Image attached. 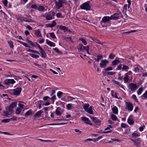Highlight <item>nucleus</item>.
I'll use <instances>...</instances> for the list:
<instances>
[{
	"label": "nucleus",
	"instance_id": "nucleus-1",
	"mask_svg": "<svg viewBox=\"0 0 147 147\" xmlns=\"http://www.w3.org/2000/svg\"><path fill=\"white\" fill-rule=\"evenodd\" d=\"M89 1H87L80 5V8L82 9L85 10L87 11L91 10V6L90 5Z\"/></svg>",
	"mask_w": 147,
	"mask_h": 147
},
{
	"label": "nucleus",
	"instance_id": "nucleus-2",
	"mask_svg": "<svg viewBox=\"0 0 147 147\" xmlns=\"http://www.w3.org/2000/svg\"><path fill=\"white\" fill-rule=\"evenodd\" d=\"M89 105L88 103L86 104L83 106V108L86 112L89 114L92 115L93 114L92 110L93 107L92 106H90L89 107Z\"/></svg>",
	"mask_w": 147,
	"mask_h": 147
},
{
	"label": "nucleus",
	"instance_id": "nucleus-3",
	"mask_svg": "<svg viewBox=\"0 0 147 147\" xmlns=\"http://www.w3.org/2000/svg\"><path fill=\"white\" fill-rule=\"evenodd\" d=\"M120 17H123L121 12L118 13H115L111 15L110 17L111 20H116L119 19Z\"/></svg>",
	"mask_w": 147,
	"mask_h": 147
},
{
	"label": "nucleus",
	"instance_id": "nucleus-4",
	"mask_svg": "<svg viewBox=\"0 0 147 147\" xmlns=\"http://www.w3.org/2000/svg\"><path fill=\"white\" fill-rule=\"evenodd\" d=\"M22 89L21 88H17L12 90V94L15 96H19L21 92Z\"/></svg>",
	"mask_w": 147,
	"mask_h": 147
},
{
	"label": "nucleus",
	"instance_id": "nucleus-5",
	"mask_svg": "<svg viewBox=\"0 0 147 147\" xmlns=\"http://www.w3.org/2000/svg\"><path fill=\"white\" fill-rule=\"evenodd\" d=\"M111 20L110 17L109 16H105L102 19V20L100 22L101 24L103 27H104L106 26H103L102 24V23H106L110 22V20Z\"/></svg>",
	"mask_w": 147,
	"mask_h": 147
},
{
	"label": "nucleus",
	"instance_id": "nucleus-6",
	"mask_svg": "<svg viewBox=\"0 0 147 147\" xmlns=\"http://www.w3.org/2000/svg\"><path fill=\"white\" fill-rule=\"evenodd\" d=\"M16 81L13 79H7L4 80V84L8 86L11 84L13 85L16 83Z\"/></svg>",
	"mask_w": 147,
	"mask_h": 147
},
{
	"label": "nucleus",
	"instance_id": "nucleus-7",
	"mask_svg": "<svg viewBox=\"0 0 147 147\" xmlns=\"http://www.w3.org/2000/svg\"><path fill=\"white\" fill-rule=\"evenodd\" d=\"M132 73L131 71H129L125 74V76L123 78L124 82L126 83L128 82L129 80L130 77L129 76L131 75Z\"/></svg>",
	"mask_w": 147,
	"mask_h": 147
},
{
	"label": "nucleus",
	"instance_id": "nucleus-8",
	"mask_svg": "<svg viewBox=\"0 0 147 147\" xmlns=\"http://www.w3.org/2000/svg\"><path fill=\"white\" fill-rule=\"evenodd\" d=\"M143 69V68L138 65H136L135 66L133 71L136 73L141 72L142 71Z\"/></svg>",
	"mask_w": 147,
	"mask_h": 147
},
{
	"label": "nucleus",
	"instance_id": "nucleus-9",
	"mask_svg": "<svg viewBox=\"0 0 147 147\" xmlns=\"http://www.w3.org/2000/svg\"><path fill=\"white\" fill-rule=\"evenodd\" d=\"M89 46L88 45L86 47L84 46L82 44H79L77 47V48L78 50L80 51L84 52L86 51Z\"/></svg>",
	"mask_w": 147,
	"mask_h": 147
},
{
	"label": "nucleus",
	"instance_id": "nucleus-10",
	"mask_svg": "<svg viewBox=\"0 0 147 147\" xmlns=\"http://www.w3.org/2000/svg\"><path fill=\"white\" fill-rule=\"evenodd\" d=\"M55 2L56 7L58 9H60L61 7H62L63 6V4L64 3L59 0L58 1L55 0Z\"/></svg>",
	"mask_w": 147,
	"mask_h": 147
},
{
	"label": "nucleus",
	"instance_id": "nucleus-11",
	"mask_svg": "<svg viewBox=\"0 0 147 147\" xmlns=\"http://www.w3.org/2000/svg\"><path fill=\"white\" fill-rule=\"evenodd\" d=\"M129 87L132 91H135L138 88L136 84L134 83L129 84Z\"/></svg>",
	"mask_w": 147,
	"mask_h": 147
},
{
	"label": "nucleus",
	"instance_id": "nucleus-12",
	"mask_svg": "<svg viewBox=\"0 0 147 147\" xmlns=\"http://www.w3.org/2000/svg\"><path fill=\"white\" fill-rule=\"evenodd\" d=\"M109 63V61L106 59L102 60L101 63H100V66L101 68H105L106 66L107 63Z\"/></svg>",
	"mask_w": 147,
	"mask_h": 147
},
{
	"label": "nucleus",
	"instance_id": "nucleus-13",
	"mask_svg": "<svg viewBox=\"0 0 147 147\" xmlns=\"http://www.w3.org/2000/svg\"><path fill=\"white\" fill-rule=\"evenodd\" d=\"M81 119L83 121H84L85 123L89 124L91 125H92L90 123V120L88 118L86 117H82Z\"/></svg>",
	"mask_w": 147,
	"mask_h": 147
},
{
	"label": "nucleus",
	"instance_id": "nucleus-14",
	"mask_svg": "<svg viewBox=\"0 0 147 147\" xmlns=\"http://www.w3.org/2000/svg\"><path fill=\"white\" fill-rule=\"evenodd\" d=\"M126 107L130 111H132L133 109V106L132 103L128 102L127 103Z\"/></svg>",
	"mask_w": 147,
	"mask_h": 147
},
{
	"label": "nucleus",
	"instance_id": "nucleus-15",
	"mask_svg": "<svg viewBox=\"0 0 147 147\" xmlns=\"http://www.w3.org/2000/svg\"><path fill=\"white\" fill-rule=\"evenodd\" d=\"M42 112L43 111L41 110H40L37 111L34 115V117L39 118L41 116V115Z\"/></svg>",
	"mask_w": 147,
	"mask_h": 147
},
{
	"label": "nucleus",
	"instance_id": "nucleus-16",
	"mask_svg": "<svg viewBox=\"0 0 147 147\" xmlns=\"http://www.w3.org/2000/svg\"><path fill=\"white\" fill-rule=\"evenodd\" d=\"M40 53L41 54V56L42 58H45L47 57V54L45 51L42 49L40 50Z\"/></svg>",
	"mask_w": 147,
	"mask_h": 147
},
{
	"label": "nucleus",
	"instance_id": "nucleus-17",
	"mask_svg": "<svg viewBox=\"0 0 147 147\" xmlns=\"http://www.w3.org/2000/svg\"><path fill=\"white\" fill-rule=\"evenodd\" d=\"M45 17L46 20H51L52 19V17L50 13H46L45 14Z\"/></svg>",
	"mask_w": 147,
	"mask_h": 147
},
{
	"label": "nucleus",
	"instance_id": "nucleus-18",
	"mask_svg": "<svg viewBox=\"0 0 147 147\" xmlns=\"http://www.w3.org/2000/svg\"><path fill=\"white\" fill-rule=\"evenodd\" d=\"M57 24L56 23L53 21L51 24H46V26L47 28H52L55 26Z\"/></svg>",
	"mask_w": 147,
	"mask_h": 147
},
{
	"label": "nucleus",
	"instance_id": "nucleus-19",
	"mask_svg": "<svg viewBox=\"0 0 147 147\" xmlns=\"http://www.w3.org/2000/svg\"><path fill=\"white\" fill-rule=\"evenodd\" d=\"M46 41L47 44L50 46L51 47H54L55 46V44L54 43L49 40L48 39H47Z\"/></svg>",
	"mask_w": 147,
	"mask_h": 147
},
{
	"label": "nucleus",
	"instance_id": "nucleus-20",
	"mask_svg": "<svg viewBox=\"0 0 147 147\" xmlns=\"http://www.w3.org/2000/svg\"><path fill=\"white\" fill-rule=\"evenodd\" d=\"M120 62V61L119 59H115L111 62V64L113 66H115L118 65Z\"/></svg>",
	"mask_w": 147,
	"mask_h": 147
},
{
	"label": "nucleus",
	"instance_id": "nucleus-21",
	"mask_svg": "<svg viewBox=\"0 0 147 147\" xmlns=\"http://www.w3.org/2000/svg\"><path fill=\"white\" fill-rule=\"evenodd\" d=\"M132 140L134 142L135 145L137 146L140 145L141 140L140 138H138L135 140Z\"/></svg>",
	"mask_w": 147,
	"mask_h": 147
},
{
	"label": "nucleus",
	"instance_id": "nucleus-22",
	"mask_svg": "<svg viewBox=\"0 0 147 147\" xmlns=\"http://www.w3.org/2000/svg\"><path fill=\"white\" fill-rule=\"evenodd\" d=\"M58 27L59 29L63 30L64 32H65L68 30V28L64 26L59 25Z\"/></svg>",
	"mask_w": 147,
	"mask_h": 147
},
{
	"label": "nucleus",
	"instance_id": "nucleus-23",
	"mask_svg": "<svg viewBox=\"0 0 147 147\" xmlns=\"http://www.w3.org/2000/svg\"><path fill=\"white\" fill-rule=\"evenodd\" d=\"M35 34L38 37H42V34L40 31L38 29L36 30L34 32Z\"/></svg>",
	"mask_w": 147,
	"mask_h": 147
},
{
	"label": "nucleus",
	"instance_id": "nucleus-24",
	"mask_svg": "<svg viewBox=\"0 0 147 147\" xmlns=\"http://www.w3.org/2000/svg\"><path fill=\"white\" fill-rule=\"evenodd\" d=\"M32 109H29L25 113L24 115L26 117H27L28 116L32 115Z\"/></svg>",
	"mask_w": 147,
	"mask_h": 147
},
{
	"label": "nucleus",
	"instance_id": "nucleus-25",
	"mask_svg": "<svg viewBox=\"0 0 147 147\" xmlns=\"http://www.w3.org/2000/svg\"><path fill=\"white\" fill-rule=\"evenodd\" d=\"M65 98L67 99L66 101H71L72 100H75L76 98L74 97L71 96H65Z\"/></svg>",
	"mask_w": 147,
	"mask_h": 147
},
{
	"label": "nucleus",
	"instance_id": "nucleus-26",
	"mask_svg": "<svg viewBox=\"0 0 147 147\" xmlns=\"http://www.w3.org/2000/svg\"><path fill=\"white\" fill-rule=\"evenodd\" d=\"M112 110L113 113L115 114H117L118 113V109L117 108L116 106H114L112 108Z\"/></svg>",
	"mask_w": 147,
	"mask_h": 147
},
{
	"label": "nucleus",
	"instance_id": "nucleus-27",
	"mask_svg": "<svg viewBox=\"0 0 147 147\" xmlns=\"http://www.w3.org/2000/svg\"><path fill=\"white\" fill-rule=\"evenodd\" d=\"M96 58H95V59L96 61H99L100 60L103 59V57L102 55H99L96 56Z\"/></svg>",
	"mask_w": 147,
	"mask_h": 147
},
{
	"label": "nucleus",
	"instance_id": "nucleus-28",
	"mask_svg": "<svg viewBox=\"0 0 147 147\" xmlns=\"http://www.w3.org/2000/svg\"><path fill=\"white\" fill-rule=\"evenodd\" d=\"M117 94L116 92H115L113 90L111 91V95L112 96L115 98H116L119 99V98L117 96Z\"/></svg>",
	"mask_w": 147,
	"mask_h": 147
},
{
	"label": "nucleus",
	"instance_id": "nucleus-29",
	"mask_svg": "<svg viewBox=\"0 0 147 147\" xmlns=\"http://www.w3.org/2000/svg\"><path fill=\"white\" fill-rule=\"evenodd\" d=\"M129 69V67L125 65H123L122 68V71H127Z\"/></svg>",
	"mask_w": 147,
	"mask_h": 147
},
{
	"label": "nucleus",
	"instance_id": "nucleus-30",
	"mask_svg": "<svg viewBox=\"0 0 147 147\" xmlns=\"http://www.w3.org/2000/svg\"><path fill=\"white\" fill-rule=\"evenodd\" d=\"M7 42L10 48L13 49L14 46L13 42L11 40H10L9 41H8Z\"/></svg>",
	"mask_w": 147,
	"mask_h": 147
},
{
	"label": "nucleus",
	"instance_id": "nucleus-31",
	"mask_svg": "<svg viewBox=\"0 0 147 147\" xmlns=\"http://www.w3.org/2000/svg\"><path fill=\"white\" fill-rule=\"evenodd\" d=\"M93 120L94 122L96 123L98 125H100V121L97 118H94Z\"/></svg>",
	"mask_w": 147,
	"mask_h": 147
},
{
	"label": "nucleus",
	"instance_id": "nucleus-32",
	"mask_svg": "<svg viewBox=\"0 0 147 147\" xmlns=\"http://www.w3.org/2000/svg\"><path fill=\"white\" fill-rule=\"evenodd\" d=\"M79 40L82 42L84 45H86L87 44V42L86 40L82 38H79Z\"/></svg>",
	"mask_w": 147,
	"mask_h": 147
},
{
	"label": "nucleus",
	"instance_id": "nucleus-33",
	"mask_svg": "<svg viewBox=\"0 0 147 147\" xmlns=\"http://www.w3.org/2000/svg\"><path fill=\"white\" fill-rule=\"evenodd\" d=\"M66 108L67 109L69 110L72 109L73 107L72 106V104L69 103L66 105Z\"/></svg>",
	"mask_w": 147,
	"mask_h": 147
},
{
	"label": "nucleus",
	"instance_id": "nucleus-34",
	"mask_svg": "<svg viewBox=\"0 0 147 147\" xmlns=\"http://www.w3.org/2000/svg\"><path fill=\"white\" fill-rule=\"evenodd\" d=\"M6 109L9 112H10L11 113H13V109L9 106L8 107H6Z\"/></svg>",
	"mask_w": 147,
	"mask_h": 147
},
{
	"label": "nucleus",
	"instance_id": "nucleus-35",
	"mask_svg": "<svg viewBox=\"0 0 147 147\" xmlns=\"http://www.w3.org/2000/svg\"><path fill=\"white\" fill-rule=\"evenodd\" d=\"M29 55L31 56L33 58H35L36 59H37L39 57V56L38 55L32 54V53H30L29 54Z\"/></svg>",
	"mask_w": 147,
	"mask_h": 147
},
{
	"label": "nucleus",
	"instance_id": "nucleus-36",
	"mask_svg": "<svg viewBox=\"0 0 147 147\" xmlns=\"http://www.w3.org/2000/svg\"><path fill=\"white\" fill-rule=\"evenodd\" d=\"M111 118L114 121H116L118 120L117 117L114 114H112L111 115Z\"/></svg>",
	"mask_w": 147,
	"mask_h": 147
},
{
	"label": "nucleus",
	"instance_id": "nucleus-37",
	"mask_svg": "<svg viewBox=\"0 0 147 147\" xmlns=\"http://www.w3.org/2000/svg\"><path fill=\"white\" fill-rule=\"evenodd\" d=\"M127 4H125L123 7V8L122 10V12L123 13H125L127 11Z\"/></svg>",
	"mask_w": 147,
	"mask_h": 147
},
{
	"label": "nucleus",
	"instance_id": "nucleus-38",
	"mask_svg": "<svg viewBox=\"0 0 147 147\" xmlns=\"http://www.w3.org/2000/svg\"><path fill=\"white\" fill-rule=\"evenodd\" d=\"M132 135L133 137L136 138L140 136V133L138 134L136 133L135 132H134L132 134Z\"/></svg>",
	"mask_w": 147,
	"mask_h": 147
},
{
	"label": "nucleus",
	"instance_id": "nucleus-39",
	"mask_svg": "<svg viewBox=\"0 0 147 147\" xmlns=\"http://www.w3.org/2000/svg\"><path fill=\"white\" fill-rule=\"evenodd\" d=\"M130 117L128 119L127 122L130 125H133L134 123V121L133 119H130Z\"/></svg>",
	"mask_w": 147,
	"mask_h": 147
},
{
	"label": "nucleus",
	"instance_id": "nucleus-40",
	"mask_svg": "<svg viewBox=\"0 0 147 147\" xmlns=\"http://www.w3.org/2000/svg\"><path fill=\"white\" fill-rule=\"evenodd\" d=\"M17 104V102H12L9 105V106L13 109L14 108H15L16 107Z\"/></svg>",
	"mask_w": 147,
	"mask_h": 147
},
{
	"label": "nucleus",
	"instance_id": "nucleus-41",
	"mask_svg": "<svg viewBox=\"0 0 147 147\" xmlns=\"http://www.w3.org/2000/svg\"><path fill=\"white\" fill-rule=\"evenodd\" d=\"M22 111V109L20 108H17L16 110V113L17 114H19Z\"/></svg>",
	"mask_w": 147,
	"mask_h": 147
},
{
	"label": "nucleus",
	"instance_id": "nucleus-42",
	"mask_svg": "<svg viewBox=\"0 0 147 147\" xmlns=\"http://www.w3.org/2000/svg\"><path fill=\"white\" fill-rule=\"evenodd\" d=\"M63 94V93L61 91H59L57 93V96L59 98H60L62 97V94Z\"/></svg>",
	"mask_w": 147,
	"mask_h": 147
},
{
	"label": "nucleus",
	"instance_id": "nucleus-43",
	"mask_svg": "<svg viewBox=\"0 0 147 147\" xmlns=\"http://www.w3.org/2000/svg\"><path fill=\"white\" fill-rule=\"evenodd\" d=\"M45 9L44 7L42 6L39 5L38 8V9L40 11H42Z\"/></svg>",
	"mask_w": 147,
	"mask_h": 147
},
{
	"label": "nucleus",
	"instance_id": "nucleus-44",
	"mask_svg": "<svg viewBox=\"0 0 147 147\" xmlns=\"http://www.w3.org/2000/svg\"><path fill=\"white\" fill-rule=\"evenodd\" d=\"M10 121V119H3L1 121V122L3 123H7L9 122Z\"/></svg>",
	"mask_w": 147,
	"mask_h": 147
},
{
	"label": "nucleus",
	"instance_id": "nucleus-45",
	"mask_svg": "<svg viewBox=\"0 0 147 147\" xmlns=\"http://www.w3.org/2000/svg\"><path fill=\"white\" fill-rule=\"evenodd\" d=\"M18 42L20 43V44L23 45L24 46L26 47H28V45L27 43L23 42L22 41H21L19 40H17Z\"/></svg>",
	"mask_w": 147,
	"mask_h": 147
},
{
	"label": "nucleus",
	"instance_id": "nucleus-46",
	"mask_svg": "<svg viewBox=\"0 0 147 147\" xmlns=\"http://www.w3.org/2000/svg\"><path fill=\"white\" fill-rule=\"evenodd\" d=\"M115 55L113 53H111L109 56V58L111 59H113L115 57Z\"/></svg>",
	"mask_w": 147,
	"mask_h": 147
},
{
	"label": "nucleus",
	"instance_id": "nucleus-47",
	"mask_svg": "<svg viewBox=\"0 0 147 147\" xmlns=\"http://www.w3.org/2000/svg\"><path fill=\"white\" fill-rule=\"evenodd\" d=\"M143 88L142 87L140 88L137 91V94L138 95H140L143 91Z\"/></svg>",
	"mask_w": 147,
	"mask_h": 147
},
{
	"label": "nucleus",
	"instance_id": "nucleus-48",
	"mask_svg": "<svg viewBox=\"0 0 147 147\" xmlns=\"http://www.w3.org/2000/svg\"><path fill=\"white\" fill-rule=\"evenodd\" d=\"M142 98L143 99H144V98H147V90L142 96Z\"/></svg>",
	"mask_w": 147,
	"mask_h": 147
},
{
	"label": "nucleus",
	"instance_id": "nucleus-49",
	"mask_svg": "<svg viewBox=\"0 0 147 147\" xmlns=\"http://www.w3.org/2000/svg\"><path fill=\"white\" fill-rule=\"evenodd\" d=\"M51 37H52L53 39H55L56 38V36L54 33V32H52L49 33Z\"/></svg>",
	"mask_w": 147,
	"mask_h": 147
},
{
	"label": "nucleus",
	"instance_id": "nucleus-50",
	"mask_svg": "<svg viewBox=\"0 0 147 147\" xmlns=\"http://www.w3.org/2000/svg\"><path fill=\"white\" fill-rule=\"evenodd\" d=\"M9 111L7 110V111H3V115L5 116H8L9 115Z\"/></svg>",
	"mask_w": 147,
	"mask_h": 147
},
{
	"label": "nucleus",
	"instance_id": "nucleus-51",
	"mask_svg": "<svg viewBox=\"0 0 147 147\" xmlns=\"http://www.w3.org/2000/svg\"><path fill=\"white\" fill-rule=\"evenodd\" d=\"M27 41L29 43V44L30 45H31L33 47H35V46L34 45L33 42L32 41H31L28 40Z\"/></svg>",
	"mask_w": 147,
	"mask_h": 147
},
{
	"label": "nucleus",
	"instance_id": "nucleus-52",
	"mask_svg": "<svg viewBox=\"0 0 147 147\" xmlns=\"http://www.w3.org/2000/svg\"><path fill=\"white\" fill-rule=\"evenodd\" d=\"M122 64H120L116 68V70H122Z\"/></svg>",
	"mask_w": 147,
	"mask_h": 147
},
{
	"label": "nucleus",
	"instance_id": "nucleus-53",
	"mask_svg": "<svg viewBox=\"0 0 147 147\" xmlns=\"http://www.w3.org/2000/svg\"><path fill=\"white\" fill-rule=\"evenodd\" d=\"M55 113L57 115H61V113L58 110V108H57L55 110Z\"/></svg>",
	"mask_w": 147,
	"mask_h": 147
},
{
	"label": "nucleus",
	"instance_id": "nucleus-54",
	"mask_svg": "<svg viewBox=\"0 0 147 147\" xmlns=\"http://www.w3.org/2000/svg\"><path fill=\"white\" fill-rule=\"evenodd\" d=\"M113 83L115 84L118 85V87H119L120 86V83L119 82L116 81L115 80H114L113 81Z\"/></svg>",
	"mask_w": 147,
	"mask_h": 147
},
{
	"label": "nucleus",
	"instance_id": "nucleus-55",
	"mask_svg": "<svg viewBox=\"0 0 147 147\" xmlns=\"http://www.w3.org/2000/svg\"><path fill=\"white\" fill-rule=\"evenodd\" d=\"M37 5L36 4H34L32 5L31 8L32 9H36L37 8Z\"/></svg>",
	"mask_w": 147,
	"mask_h": 147
},
{
	"label": "nucleus",
	"instance_id": "nucleus-56",
	"mask_svg": "<svg viewBox=\"0 0 147 147\" xmlns=\"http://www.w3.org/2000/svg\"><path fill=\"white\" fill-rule=\"evenodd\" d=\"M22 102H20V103L18 104V105L21 109L23 108L24 106V105L23 104L21 103H22Z\"/></svg>",
	"mask_w": 147,
	"mask_h": 147
},
{
	"label": "nucleus",
	"instance_id": "nucleus-57",
	"mask_svg": "<svg viewBox=\"0 0 147 147\" xmlns=\"http://www.w3.org/2000/svg\"><path fill=\"white\" fill-rule=\"evenodd\" d=\"M49 99H50V98L48 96H46L43 97V100L45 101H46Z\"/></svg>",
	"mask_w": 147,
	"mask_h": 147
},
{
	"label": "nucleus",
	"instance_id": "nucleus-58",
	"mask_svg": "<svg viewBox=\"0 0 147 147\" xmlns=\"http://www.w3.org/2000/svg\"><path fill=\"white\" fill-rule=\"evenodd\" d=\"M56 97L55 95L52 96V97L50 98V99L53 102L54 100L56 99Z\"/></svg>",
	"mask_w": 147,
	"mask_h": 147
},
{
	"label": "nucleus",
	"instance_id": "nucleus-59",
	"mask_svg": "<svg viewBox=\"0 0 147 147\" xmlns=\"http://www.w3.org/2000/svg\"><path fill=\"white\" fill-rule=\"evenodd\" d=\"M75 131L76 132L78 133V134H80L82 133V131H81L79 130V129H75Z\"/></svg>",
	"mask_w": 147,
	"mask_h": 147
},
{
	"label": "nucleus",
	"instance_id": "nucleus-60",
	"mask_svg": "<svg viewBox=\"0 0 147 147\" xmlns=\"http://www.w3.org/2000/svg\"><path fill=\"white\" fill-rule=\"evenodd\" d=\"M132 98L134 99L136 102L138 101V100L137 99L136 95L135 94H133L132 96Z\"/></svg>",
	"mask_w": 147,
	"mask_h": 147
},
{
	"label": "nucleus",
	"instance_id": "nucleus-61",
	"mask_svg": "<svg viewBox=\"0 0 147 147\" xmlns=\"http://www.w3.org/2000/svg\"><path fill=\"white\" fill-rule=\"evenodd\" d=\"M113 69V68L111 67H108L106 69H105V70L106 71H108L110 70H112Z\"/></svg>",
	"mask_w": 147,
	"mask_h": 147
},
{
	"label": "nucleus",
	"instance_id": "nucleus-62",
	"mask_svg": "<svg viewBox=\"0 0 147 147\" xmlns=\"http://www.w3.org/2000/svg\"><path fill=\"white\" fill-rule=\"evenodd\" d=\"M115 72H111L109 71L107 72V74L110 75V76H112L113 75L115 74Z\"/></svg>",
	"mask_w": 147,
	"mask_h": 147
},
{
	"label": "nucleus",
	"instance_id": "nucleus-63",
	"mask_svg": "<svg viewBox=\"0 0 147 147\" xmlns=\"http://www.w3.org/2000/svg\"><path fill=\"white\" fill-rule=\"evenodd\" d=\"M53 50L57 53H60V51L57 49V48H53Z\"/></svg>",
	"mask_w": 147,
	"mask_h": 147
},
{
	"label": "nucleus",
	"instance_id": "nucleus-64",
	"mask_svg": "<svg viewBox=\"0 0 147 147\" xmlns=\"http://www.w3.org/2000/svg\"><path fill=\"white\" fill-rule=\"evenodd\" d=\"M61 13H58L56 14V16L57 18H61Z\"/></svg>",
	"mask_w": 147,
	"mask_h": 147
}]
</instances>
